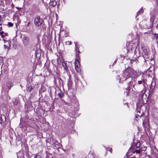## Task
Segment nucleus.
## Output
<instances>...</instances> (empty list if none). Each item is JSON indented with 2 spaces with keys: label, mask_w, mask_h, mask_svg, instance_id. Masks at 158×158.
<instances>
[{
  "label": "nucleus",
  "mask_w": 158,
  "mask_h": 158,
  "mask_svg": "<svg viewBox=\"0 0 158 158\" xmlns=\"http://www.w3.org/2000/svg\"><path fill=\"white\" fill-rule=\"evenodd\" d=\"M137 74V72L130 68L127 69L121 75L119 76V82H121L128 78L136 76Z\"/></svg>",
  "instance_id": "1"
},
{
  "label": "nucleus",
  "mask_w": 158,
  "mask_h": 158,
  "mask_svg": "<svg viewBox=\"0 0 158 158\" xmlns=\"http://www.w3.org/2000/svg\"><path fill=\"white\" fill-rule=\"evenodd\" d=\"M142 150L141 148H139V149H136L135 148H133L131 147L129 150L127 154L128 155H130V153H132L133 154H140L142 152Z\"/></svg>",
  "instance_id": "2"
},
{
  "label": "nucleus",
  "mask_w": 158,
  "mask_h": 158,
  "mask_svg": "<svg viewBox=\"0 0 158 158\" xmlns=\"http://www.w3.org/2000/svg\"><path fill=\"white\" fill-rule=\"evenodd\" d=\"M34 22L35 25L38 27L41 26L43 23L42 19L39 16H37L35 18Z\"/></svg>",
  "instance_id": "3"
},
{
  "label": "nucleus",
  "mask_w": 158,
  "mask_h": 158,
  "mask_svg": "<svg viewBox=\"0 0 158 158\" xmlns=\"http://www.w3.org/2000/svg\"><path fill=\"white\" fill-rule=\"evenodd\" d=\"M75 69L78 73H80L81 71L80 64L79 60L77 59H76L75 61Z\"/></svg>",
  "instance_id": "4"
},
{
  "label": "nucleus",
  "mask_w": 158,
  "mask_h": 158,
  "mask_svg": "<svg viewBox=\"0 0 158 158\" xmlns=\"http://www.w3.org/2000/svg\"><path fill=\"white\" fill-rule=\"evenodd\" d=\"M29 38L27 36H24L23 37V41L25 45L26 46L28 45L29 43Z\"/></svg>",
  "instance_id": "5"
},
{
  "label": "nucleus",
  "mask_w": 158,
  "mask_h": 158,
  "mask_svg": "<svg viewBox=\"0 0 158 158\" xmlns=\"http://www.w3.org/2000/svg\"><path fill=\"white\" fill-rule=\"evenodd\" d=\"M0 121L1 122L2 124H4L6 122V118L5 116L3 114H1L0 117Z\"/></svg>",
  "instance_id": "6"
},
{
  "label": "nucleus",
  "mask_w": 158,
  "mask_h": 158,
  "mask_svg": "<svg viewBox=\"0 0 158 158\" xmlns=\"http://www.w3.org/2000/svg\"><path fill=\"white\" fill-rule=\"evenodd\" d=\"M142 49L143 52L145 55V56L144 57V59H145V58H148V54L147 49L143 47H142Z\"/></svg>",
  "instance_id": "7"
},
{
  "label": "nucleus",
  "mask_w": 158,
  "mask_h": 158,
  "mask_svg": "<svg viewBox=\"0 0 158 158\" xmlns=\"http://www.w3.org/2000/svg\"><path fill=\"white\" fill-rule=\"evenodd\" d=\"M6 86L8 89L7 92V93L8 94L9 91L10 89L13 86V85L11 82L8 81L6 84Z\"/></svg>",
  "instance_id": "8"
},
{
  "label": "nucleus",
  "mask_w": 158,
  "mask_h": 158,
  "mask_svg": "<svg viewBox=\"0 0 158 158\" xmlns=\"http://www.w3.org/2000/svg\"><path fill=\"white\" fill-rule=\"evenodd\" d=\"M135 47H136L135 44L132 43H130L128 45V48L131 50Z\"/></svg>",
  "instance_id": "9"
},
{
  "label": "nucleus",
  "mask_w": 158,
  "mask_h": 158,
  "mask_svg": "<svg viewBox=\"0 0 158 158\" xmlns=\"http://www.w3.org/2000/svg\"><path fill=\"white\" fill-rule=\"evenodd\" d=\"M148 119L147 117L145 118L144 120L143 121V125L145 127L146 124H148Z\"/></svg>",
  "instance_id": "10"
},
{
  "label": "nucleus",
  "mask_w": 158,
  "mask_h": 158,
  "mask_svg": "<svg viewBox=\"0 0 158 158\" xmlns=\"http://www.w3.org/2000/svg\"><path fill=\"white\" fill-rule=\"evenodd\" d=\"M145 83V81L143 79H142L141 80H139L138 82V84L140 85L142 84L143 85V84Z\"/></svg>",
  "instance_id": "11"
},
{
  "label": "nucleus",
  "mask_w": 158,
  "mask_h": 158,
  "mask_svg": "<svg viewBox=\"0 0 158 158\" xmlns=\"http://www.w3.org/2000/svg\"><path fill=\"white\" fill-rule=\"evenodd\" d=\"M67 84L69 88H71L72 85V81L70 80H69L68 81Z\"/></svg>",
  "instance_id": "12"
},
{
  "label": "nucleus",
  "mask_w": 158,
  "mask_h": 158,
  "mask_svg": "<svg viewBox=\"0 0 158 158\" xmlns=\"http://www.w3.org/2000/svg\"><path fill=\"white\" fill-rule=\"evenodd\" d=\"M50 5L53 6H55L56 5V2L55 1H51L50 3Z\"/></svg>",
  "instance_id": "13"
},
{
  "label": "nucleus",
  "mask_w": 158,
  "mask_h": 158,
  "mask_svg": "<svg viewBox=\"0 0 158 158\" xmlns=\"http://www.w3.org/2000/svg\"><path fill=\"white\" fill-rule=\"evenodd\" d=\"M33 89V87L30 85L27 87V90L28 92H31Z\"/></svg>",
  "instance_id": "14"
},
{
  "label": "nucleus",
  "mask_w": 158,
  "mask_h": 158,
  "mask_svg": "<svg viewBox=\"0 0 158 158\" xmlns=\"http://www.w3.org/2000/svg\"><path fill=\"white\" fill-rule=\"evenodd\" d=\"M62 65L64 67V69L65 70H67V69H68L67 64L64 62H63L62 63Z\"/></svg>",
  "instance_id": "15"
},
{
  "label": "nucleus",
  "mask_w": 158,
  "mask_h": 158,
  "mask_svg": "<svg viewBox=\"0 0 158 158\" xmlns=\"http://www.w3.org/2000/svg\"><path fill=\"white\" fill-rule=\"evenodd\" d=\"M135 146L137 148H139L140 146V143L139 142H137L135 144Z\"/></svg>",
  "instance_id": "16"
},
{
  "label": "nucleus",
  "mask_w": 158,
  "mask_h": 158,
  "mask_svg": "<svg viewBox=\"0 0 158 158\" xmlns=\"http://www.w3.org/2000/svg\"><path fill=\"white\" fill-rule=\"evenodd\" d=\"M34 158H42L41 156L39 155L38 153L35 155Z\"/></svg>",
  "instance_id": "17"
},
{
  "label": "nucleus",
  "mask_w": 158,
  "mask_h": 158,
  "mask_svg": "<svg viewBox=\"0 0 158 158\" xmlns=\"http://www.w3.org/2000/svg\"><path fill=\"white\" fill-rule=\"evenodd\" d=\"M0 6L4 7L5 6V5L3 0H0Z\"/></svg>",
  "instance_id": "18"
},
{
  "label": "nucleus",
  "mask_w": 158,
  "mask_h": 158,
  "mask_svg": "<svg viewBox=\"0 0 158 158\" xmlns=\"http://www.w3.org/2000/svg\"><path fill=\"white\" fill-rule=\"evenodd\" d=\"M58 96L60 98H62L63 97L64 95V94L62 92H60V93H59L58 94Z\"/></svg>",
  "instance_id": "19"
},
{
  "label": "nucleus",
  "mask_w": 158,
  "mask_h": 158,
  "mask_svg": "<svg viewBox=\"0 0 158 158\" xmlns=\"http://www.w3.org/2000/svg\"><path fill=\"white\" fill-rule=\"evenodd\" d=\"M143 12V8H141L140 10L138 11V12L137 13V14L138 15L141 13H142Z\"/></svg>",
  "instance_id": "20"
},
{
  "label": "nucleus",
  "mask_w": 158,
  "mask_h": 158,
  "mask_svg": "<svg viewBox=\"0 0 158 158\" xmlns=\"http://www.w3.org/2000/svg\"><path fill=\"white\" fill-rule=\"evenodd\" d=\"M144 97V94H143V97L142 98V101H143V102H144V103H145V102H146L147 101V100H148V98H145V101H144V98H143V97Z\"/></svg>",
  "instance_id": "21"
},
{
  "label": "nucleus",
  "mask_w": 158,
  "mask_h": 158,
  "mask_svg": "<svg viewBox=\"0 0 158 158\" xmlns=\"http://www.w3.org/2000/svg\"><path fill=\"white\" fill-rule=\"evenodd\" d=\"M8 25L9 27H11L13 26V24L11 22H9Z\"/></svg>",
  "instance_id": "22"
},
{
  "label": "nucleus",
  "mask_w": 158,
  "mask_h": 158,
  "mask_svg": "<svg viewBox=\"0 0 158 158\" xmlns=\"http://www.w3.org/2000/svg\"><path fill=\"white\" fill-rule=\"evenodd\" d=\"M71 44V41H68L66 42V44L70 45Z\"/></svg>",
  "instance_id": "23"
},
{
  "label": "nucleus",
  "mask_w": 158,
  "mask_h": 158,
  "mask_svg": "<svg viewBox=\"0 0 158 158\" xmlns=\"http://www.w3.org/2000/svg\"><path fill=\"white\" fill-rule=\"evenodd\" d=\"M138 117H139V115L138 114H137L136 115V116L135 117V119L137 121H138Z\"/></svg>",
  "instance_id": "24"
},
{
  "label": "nucleus",
  "mask_w": 158,
  "mask_h": 158,
  "mask_svg": "<svg viewBox=\"0 0 158 158\" xmlns=\"http://www.w3.org/2000/svg\"><path fill=\"white\" fill-rule=\"evenodd\" d=\"M4 33V32L3 31H0V35H3Z\"/></svg>",
  "instance_id": "25"
},
{
  "label": "nucleus",
  "mask_w": 158,
  "mask_h": 158,
  "mask_svg": "<svg viewBox=\"0 0 158 158\" xmlns=\"http://www.w3.org/2000/svg\"><path fill=\"white\" fill-rule=\"evenodd\" d=\"M155 36L157 38V40H158V34H155Z\"/></svg>",
  "instance_id": "26"
},
{
  "label": "nucleus",
  "mask_w": 158,
  "mask_h": 158,
  "mask_svg": "<svg viewBox=\"0 0 158 158\" xmlns=\"http://www.w3.org/2000/svg\"><path fill=\"white\" fill-rule=\"evenodd\" d=\"M4 47L5 48H8V46L7 45H4Z\"/></svg>",
  "instance_id": "27"
},
{
  "label": "nucleus",
  "mask_w": 158,
  "mask_h": 158,
  "mask_svg": "<svg viewBox=\"0 0 158 158\" xmlns=\"http://www.w3.org/2000/svg\"><path fill=\"white\" fill-rule=\"evenodd\" d=\"M55 143H56V145H57L58 144H59V143L57 142V141H56Z\"/></svg>",
  "instance_id": "28"
},
{
  "label": "nucleus",
  "mask_w": 158,
  "mask_h": 158,
  "mask_svg": "<svg viewBox=\"0 0 158 158\" xmlns=\"http://www.w3.org/2000/svg\"><path fill=\"white\" fill-rule=\"evenodd\" d=\"M3 41H4L5 43L7 41L6 40L4 39H3Z\"/></svg>",
  "instance_id": "29"
},
{
  "label": "nucleus",
  "mask_w": 158,
  "mask_h": 158,
  "mask_svg": "<svg viewBox=\"0 0 158 158\" xmlns=\"http://www.w3.org/2000/svg\"><path fill=\"white\" fill-rule=\"evenodd\" d=\"M18 104V102L17 101L16 102H15L14 103V104H15V105H17Z\"/></svg>",
  "instance_id": "30"
},
{
  "label": "nucleus",
  "mask_w": 158,
  "mask_h": 158,
  "mask_svg": "<svg viewBox=\"0 0 158 158\" xmlns=\"http://www.w3.org/2000/svg\"><path fill=\"white\" fill-rule=\"evenodd\" d=\"M1 36L3 38L5 37V35H1Z\"/></svg>",
  "instance_id": "31"
},
{
  "label": "nucleus",
  "mask_w": 158,
  "mask_h": 158,
  "mask_svg": "<svg viewBox=\"0 0 158 158\" xmlns=\"http://www.w3.org/2000/svg\"><path fill=\"white\" fill-rule=\"evenodd\" d=\"M2 30V27H0V31H1Z\"/></svg>",
  "instance_id": "32"
},
{
  "label": "nucleus",
  "mask_w": 158,
  "mask_h": 158,
  "mask_svg": "<svg viewBox=\"0 0 158 158\" xmlns=\"http://www.w3.org/2000/svg\"><path fill=\"white\" fill-rule=\"evenodd\" d=\"M5 35L6 36H7L8 35V34L7 33H5Z\"/></svg>",
  "instance_id": "33"
},
{
  "label": "nucleus",
  "mask_w": 158,
  "mask_h": 158,
  "mask_svg": "<svg viewBox=\"0 0 158 158\" xmlns=\"http://www.w3.org/2000/svg\"><path fill=\"white\" fill-rule=\"evenodd\" d=\"M109 151L110 152L112 153V149H110L109 150Z\"/></svg>",
  "instance_id": "34"
},
{
  "label": "nucleus",
  "mask_w": 158,
  "mask_h": 158,
  "mask_svg": "<svg viewBox=\"0 0 158 158\" xmlns=\"http://www.w3.org/2000/svg\"><path fill=\"white\" fill-rule=\"evenodd\" d=\"M30 24V22H29L27 24V26H29V25Z\"/></svg>",
  "instance_id": "35"
},
{
  "label": "nucleus",
  "mask_w": 158,
  "mask_h": 158,
  "mask_svg": "<svg viewBox=\"0 0 158 158\" xmlns=\"http://www.w3.org/2000/svg\"><path fill=\"white\" fill-rule=\"evenodd\" d=\"M156 28L158 29V24H157L156 26Z\"/></svg>",
  "instance_id": "36"
},
{
  "label": "nucleus",
  "mask_w": 158,
  "mask_h": 158,
  "mask_svg": "<svg viewBox=\"0 0 158 158\" xmlns=\"http://www.w3.org/2000/svg\"><path fill=\"white\" fill-rule=\"evenodd\" d=\"M16 8H17L18 10H19V7H16Z\"/></svg>",
  "instance_id": "37"
},
{
  "label": "nucleus",
  "mask_w": 158,
  "mask_h": 158,
  "mask_svg": "<svg viewBox=\"0 0 158 158\" xmlns=\"http://www.w3.org/2000/svg\"><path fill=\"white\" fill-rule=\"evenodd\" d=\"M8 98L9 99H10V98L9 96L8 97Z\"/></svg>",
  "instance_id": "38"
},
{
  "label": "nucleus",
  "mask_w": 158,
  "mask_h": 158,
  "mask_svg": "<svg viewBox=\"0 0 158 158\" xmlns=\"http://www.w3.org/2000/svg\"><path fill=\"white\" fill-rule=\"evenodd\" d=\"M18 154H19L17 155V157H18V158H19V157H18Z\"/></svg>",
  "instance_id": "39"
},
{
  "label": "nucleus",
  "mask_w": 158,
  "mask_h": 158,
  "mask_svg": "<svg viewBox=\"0 0 158 158\" xmlns=\"http://www.w3.org/2000/svg\"><path fill=\"white\" fill-rule=\"evenodd\" d=\"M2 25V23H0V26H1Z\"/></svg>",
  "instance_id": "40"
},
{
  "label": "nucleus",
  "mask_w": 158,
  "mask_h": 158,
  "mask_svg": "<svg viewBox=\"0 0 158 158\" xmlns=\"http://www.w3.org/2000/svg\"><path fill=\"white\" fill-rule=\"evenodd\" d=\"M1 40V39L0 38V40Z\"/></svg>",
  "instance_id": "41"
}]
</instances>
